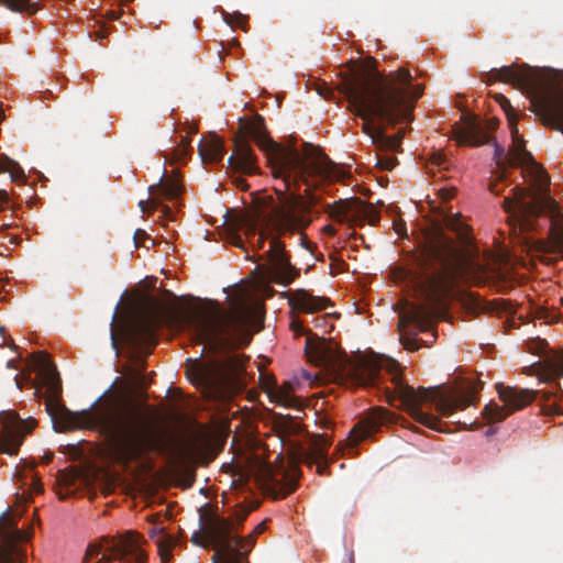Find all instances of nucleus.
Wrapping results in <instances>:
<instances>
[{
  "mask_svg": "<svg viewBox=\"0 0 563 563\" xmlns=\"http://www.w3.org/2000/svg\"><path fill=\"white\" fill-rule=\"evenodd\" d=\"M330 216L340 222H351L363 225L365 222L374 225L379 221L375 208L358 198L335 201L330 206Z\"/></svg>",
  "mask_w": 563,
  "mask_h": 563,
  "instance_id": "obj_16",
  "label": "nucleus"
},
{
  "mask_svg": "<svg viewBox=\"0 0 563 563\" xmlns=\"http://www.w3.org/2000/svg\"><path fill=\"white\" fill-rule=\"evenodd\" d=\"M324 230H325L329 234H332V235L335 233L334 228H333V227H331V225H327V227L324 228Z\"/></svg>",
  "mask_w": 563,
  "mask_h": 563,
  "instance_id": "obj_52",
  "label": "nucleus"
},
{
  "mask_svg": "<svg viewBox=\"0 0 563 563\" xmlns=\"http://www.w3.org/2000/svg\"><path fill=\"white\" fill-rule=\"evenodd\" d=\"M9 200L8 192L5 190H0V202L7 203Z\"/></svg>",
  "mask_w": 563,
  "mask_h": 563,
  "instance_id": "obj_45",
  "label": "nucleus"
},
{
  "mask_svg": "<svg viewBox=\"0 0 563 563\" xmlns=\"http://www.w3.org/2000/svg\"><path fill=\"white\" fill-rule=\"evenodd\" d=\"M429 165L431 170L437 168L439 172L448 170L451 166V163L446 155L441 151H434L429 158Z\"/></svg>",
  "mask_w": 563,
  "mask_h": 563,
  "instance_id": "obj_33",
  "label": "nucleus"
},
{
  "mask_svg": "<svg viewBox=\"0 0 563 563\" xmlns=\"http://www.w3.org/2000/svg\"><path fill=\"white\" fill-rule=\"evenodd\" d=\"M181 190L180 181L175 177H167V170L164 167L158 183L148 187V192L153 198L151 200H141L139 207L143 213H152L154 210L162 208L164 214L169 217L172 211L169 207L163 203V199H176L181 194Z\"/></svg>",
  "mask_w": 563,
  "mask_h": 563,
  "instance_id": "obj_17",
  "label": "nucleus"
},
{
  "mask_svg": "<svg viewBox=\"0 0 563 563\" xmlns=\"http://www.w3.org/2000/svg\"><path fill=\"white\" fill-rule=\"evenodd\" d=\"M148 239H150V236L144 230L137 229L133 235L135 247L139 249L141 246H144V241L148 240Z\"/></svg>",
  "mask_w": 563,
  "mask_h": 563,
  "instance_id": "obj_36",
  "label": "nucleus"
},
{
  "mask_svg": "<svg viewBox=\"0 0 563 563\" xmlns=\"http://www.w3.org/2000/svg\"><path fill=\"white\" fill-rule=\"evenodd\" d=\"M37 426V421L29 417L22 419L14 410L0 412V453L16 455L23 441Z\"/></svg>",
  "mask_w": 563,
  "mask_h": 563,
  "instance_id": "obj_12",
  "label": "nucleus"
},
{
  "mask_svg": "<svg viewBox=\"0 0 563 563\" xmlns=\"http://www.w3.org/2000/svg\"><path fill=\"white\" fill-rule=\"evenodd\" d=\"M394 229L399 236L407 235L406 223L404 221L394 222Z\"/></svg>",
  "mask_w": 563,
  "mask_h": 563,
  "instance_id": "obj_42",
  "label": "nucleus"
},
{
  "mask_svg": "<svg viewBox=\"0 0 563 563\" xmlns=\"http://www.w3.org/2000/svg\"><path fill=\"white\" fill-rule=\"evenodd\" d=\"M229 521V534L236 540H232L233 547V559H235L234 563H243V560L247 558L249 553L252 551L257 534H254V531L250 533L247 537L243 538L239 534L235 529L234 522L230 517H225Z\"/></svg>",
  "mask_w": 563,
  "mask_h": 563,
  "instance_id": "obj_25",
  "label": "nucleus"
},
{
  "mask_svg": "<svg viewBox=\"0 0 563 563\" xmlns=\"http://www.w3.org/2000/svg\"><path fill=\"white\" fill-rule=\"evenodd\" d=\"M4 331H5L4 328H0V334L1 335H4Z\"/></svg>",
  "mask_w": 563,
  "mask_h": 563,
  "instance_id": "obj_59",
  "label": "nucleus"
},
{
  "mask_svg": "<svg viewBox=\"0 0 563 563\" xmlns=\"http://www.w3.org/2000/svg\"><path fill=\"white\" fill-rule=\"evenodd\" d=\"M198 153L205 164L219 163L225 153L223 141L216 134L209 135L200 141Z\"/></svg>",
  "mask_w": 563,
  "mask_h": 563,
  "instance_id": "obj_24",
  "label": "nucleus"
},
{
  "mask_svg": "<svg viewBox=\"0 0 563 563\" xmlns=\"http://www.w3.org/2000/svg\"><path fill=\"white\" fill-rule=\"evenodd\" d=\"M240 131L241 134L234 140L233 154L228 159L229 166L247 175L258 173L257 159L250 145V140H253L266 154L273 176L283 181L284 188L275 189L277 202L272 205L271 211L263 218L266 230L277 234L269 236V247L256 260L263 262L256 268L266 280L288 286L299 277L300 269L291 264L280 235L299 233L301 245L307 247L303 231L312 221V207L318 203L316 196L308 195L306 198L299 192L300 183L310 186L311 178L342 180L345 173L311 144L306 143L300 153L294 145L284 147L275 142L268 136L260 114L253 119H240ZM267 239L268 233L262 231L253 247L264 249Z\"/></svg>",
  "mask_w": 563,
  "mask_h": 563,
  "instance_id": "obj_1",
  "label": "nucleus"
},
{
  "mask_svg": "<svg viewBox=\"0 0 563 563\" xmlns=\"http://www.w3.org/2000/svg\"><path fill=\"white\" fill-rule=\"evenodd\" d=\"M120 16H121V11H114V10H112V11H110V12L108 13V18H109L110 20H119V19H120Z\"/></svg>",
  "mask_w": 563,
  "mask_h": 563,
  "instance_id": "obj_43",
  "label": "nucleus"
},
{
  "mask_svg": "<svg viewBox=\"0 0 563 563\" xmlns=\"http://www.w3.org/2000/svg\"><path fill=\"white\" fill-rule=\"evenodd\" d=\"M165 321V313L159 302L151 300L136 316L129 328V340L135 349L154 346L156 331Z\"/></svg>",
  "mask_w": 563,
  "mask_h": 563,
  "instance_id": "obj_11",
  "label": "nucleus"
},
{
  "mask_svg": "<svg viewBox=\"0 0 563 563\" xmlns=\"http://www.w3.org/2000/svg\"><path fill=\"white\" fill-rule=\"evenodd\" d=\"M114 560L125 563H146L142 537L131 531L115 537H106L102 543L88 545L84 563H110Z\"/></svg>",
  "mask_w": 563,
  "mask_h": 563,
  "instance_id": "obj_10",
  "label": "nucleus"
},
{
  "mask_svg": "<svg viewBox=\"0 0 563 563\" xmlns=\"http://www.w3.org/2000/svg\"><path fill=\"white\" fill-rule=\"evenodd\" d=\"M254 321L252 308L235 301L230 311H201L186 319L195 341L213 353L246 346L252 340Z\"/></svg>",
  "mask_w": 563,
  "mask_h": 563,
  "instance_id": "obj_7",
  "label": "nucleus"
},
{
  "mask_svg": "<svg viewBox=\"0 0 563 563\" xmlns=\"http://www.w3.org/2000/svg\"><path fill=\"white\" fill-rule=\"evenodd\" d=\"M431 321L424 307L412 306L400 313L398 320L399 341L408 351H417L420 347L417 335L420 331H428Z\"/></svg>",
  "mask_w": 563,
  "mask_h": 563,
  "instance_id": "obj_15",
  "label": "nucleus"
},
{
  "mask_svg": "<svg viewBox=\"0 0 563 563\" xmlns=\"http://www.w3.org/2000/svg\"><path fill=\"white\" fill-rule=\"evenodd\" d=\"M397 164V159L395 157L383 156L377 161V166L385 170H391Z\"/></svg>",
  "mask_w": 563,
  "mask_h": 563,
  "instance_id": "obj_35",
  "label": "nucleus"
},
{
  "mask_svg": "<svg viewBox=\"0 0 563 563\" xmlns=\"http://www.w3.org/2000/svg\"><path fill=\"white\" fill-rule=\"evenodd\" d=\"M499 399L504 406L489 404L484 408V416L488 422H500L516 410L523 409L540 394L538 390L517 388L511 386H497Z\"/></svg>",
  "mask_w": 563,
  "mask_h": 563,
  "instance_id": "obj_13",
  "label": "nucleus"
},
{
  "mask_svg": "<svg viewBox=\"0 0 563 563\" xmlns=\"http://www.w3.org/2000/svg\"><path fill=\"white\" fill-rule=\"evenodd\" d=\"M256 479L264 489L275 492L279 489L285 497L295 490L294 484H284L283 479L276 477L275 471L272 465L261 463L256 470Z\"/></svg>",
  "mask_w": 563,
  "mask_h": 563,
  "instance_id": "obj_23",
  "label": "nucleus"
},
{
  "mask_svg": "<svg viewBox=\"0 0 563 563\" xmlns=\"http://www.w3.org/2000/svg\"><path fill=\"white\" fill-rule=\"evenodd\" d=\"M289 305L299 312L316 313L332 306V302L328 297L314 296L309 290L300 288L290 292Z\"/></svg>",
  "mask_w": 563,
  "mask_h": 563,
  "instance_id": "obj_19",
  "label": "nucleus"
},
{
  "mask_svg": "<svg viewBox=\"0 0 563 563\" xmlns=\"http://www.w3.org/2000/svg\"><path fill=\"white\" fill-rule=\"evenodd\" d=\"M241 229H245V235L250 240L251 238H255L257 228L255 222L246 218H239L234 223L230 224L228 241L236 247L244 249V240L239 234V230Z\"/></svg>",
  "mask_w": 563,
  "mask_h": 563,
  "instance_id": "obj_28",
  "label": "nucleus"
},
{
  "mask_svg": "<svg viewBox=\"0 0 563 563\" xmlns=\"http://www.w3.org/2000/svg\"><path fill=\"white\" fill-rule=\"evenodd\" d=\"M495 99L507 113L508 120L511 122V124H515L514 120L510 117V111L512 110L510 101L501 93H496Z\"/></svg>",
  "mask_w": 563,
  "mask_h": 563,
  "instance_id": "obj_34",
  "label": "nucleus"
},
{
  "mask_svg": "<svg viewBox=\"0 0 563 563\" xmlns=\"http://www.w3.org/2000/svg\"><path fill=\"white\" fill-rule=\"evenodd\" d=\"M115 317H117V311H114V313H113V316H112V323L114 322Z\"/></svg>",
  "mask_w": 563,
  "mask_h": 563,
  "instance_id": "obj_58",
  "label": "nucleus"
},
{
  "mask_svg": "<svg viewBox=\"0 0 563 563\" xmlns=\"http://www.w3.org/2000/svg\"><path fill=\"white\" fill-rule=\"evenodd\" d=\"M0 3L13 12L33 15L37 12V3L33 0H0Z\"/></svg>",
  "mask_w": 563,
  "mask_h": 563,
  "instance_id": "obj_30",
  "label": "nucleus"
},
{
  "mask_svg": "<svg viewBox=\"0 0 563 563\" xmlns=\"http://www.w3.org/2000/svg\"><path fill=\"white\" fill-rule=\"evenodd\" d=\"M511 135L512 150L506 155L511 166L527 165L530 170V188L516 186L511 189L512 197L503 201L505 212L511 229L520 233L536 230V221L547 216L550 220L549 241L542 243V252L549 255V261L563 257V213L556 201L550 196V177L540 167L532 154L526 150L525 141L518 135L516 124Z\"/></svg>",
  "mask_w": 563,
  "mask_h": 563,
  "instance_id": "obj_5",
  "label": "nucleus"
},
{
  "mask_svg": "<svg viewBox=\"0 0 563 563\" xmlns=\"http://www.w3.org/2000/svg\"><path fill=\"white\" fill-rule=\"evenodd\" d=\"M290 330L295 335H307L305 353L308 361L316 366L349 377L353 384L383 390L389 405L400 401L411 418L418 423L442 432L440 419L421 409L422 404H433L443 417L452 416L456 410H464L475 404L476 395L482 389L481 383L468 382L463 386L444 388L443 386L420 387L415 389L404 383L400 366L388 360L385 371L372 360L352 361L331 339H324L306 329L301 321L292 319Z\"/></svg>",
  "mask_w": 563,
  "mask_h": 563,
  "instance_id": "obj_2",
  "label": "nucleus"
},
{
  "mask_svg": "<svg viewBox=\"0 0 563 563\" xmlns=\"http://www.w3.org/2000/svg\"><path fill=\"white\" fill-rule=\"evenodd\" d=\"M51 459H52L51 456H45V460H46L45 462L48 463L51 461Z\"/></svg>",
  "mask_w": 563,
  "mask_h": 563,
  "instance_id": "obj_61",
  "label": "nucleus"
},
{
  "mask_svg": "<svg viewBox=\"0 0 563 563\" xmlns=\"http://www.w3.org/2000/svg\"><path fill=\"white\" fill-rule=\"evenodd\" d=\"M541 408L547 416H563V389L560 384L541 393Z\"/></svg>",
  "mask_w": 563,
  "mask_h": 563,
  "instance_id": "obj_27",
  "label": "nucleus"
},
{
  "mask_svg": "<svg viewBox=\"0 0 563 563\" xmlns=\"http://www.w3.org/2000/svg\"><path fill=\"white\" fill-rule=\"evenodd\" d=\"M265 521L258 523L255 529L253 530L254 531V534H261L264 530H265Z\"/></svg>",
  "mask_w": 563,
  "mask_h": 563,
  "instance_id": "obj_44",
  "label": "nucleus"
},
{
  "mask_svg": "<svg viewBox=\"0 0 563 563\" xmlns=\"http://www.w3.org/2000/svg\"><path fill=\"white\" fill-rule=\"evenodd\" d=\"M32 366L48 394L45 406L55 431H97L113 457L121 463L137 461L162 449L161 435L145 401L120 393L111 395L92 409L71 411L59 402L62 383L49 355L43 351L32 354Z\"/></svg>",
  "mask_w": 563,
  "mask_h": 563,
  "instance_id": "obj_3",
  "label": "nucleus"
},
{
  "mask_svg": "<svg viewBox=\"0 0 563 563\" xmlns=\"http://www.w3.org/2000/svg\"><path fill=\"white\" fill-rule=\"evenodd\" d=\"M11 242H13V243H18V239H16V238H14V240H11Z\"/></svg>",
  "mask_w": 563,
  "mask_h": 563,
  "instance_id": "obj_62",
  "label": "nucleus"
},
{
  "mask_svg": "<svg viewBox=\"0 0 563 563\" xmlns=\"http://www.w3.org/2000/svg\"><path fill=\"white\" fill-rule=\"evenodd\" d=\"M324 322H325V318H324V317H322V318H317V319L314 320V327H316V328H319V327H321Z\"/></svg>",
  "mask_w": 563,
  "mask_h": 563,
  "instance_id": "obj_47",
  "label": "nucleus"
},
{
  "mask_svg": "<svg viewBox=\"0 0 563 563\" xmlns=\"http://www.w3.org/2000/svg\"><path fill=\"white\" fill-rule=\"evenodd\" d=\"M499 121L497 119H489L485 124L477 121H472L467 126L461 130L456 136L457 141L464 145H483L489 143L493 137L489 131L497 128Z\"/></svg>",
  "mask_w": 563,
  "mask_h": 563,
  "instance_id": "obj_20",
  "label": "nucleus"
},
{
  "mask_svg": "<svg viewBox=\"0 0 563 563\" xmlns=\"http://www.w3.org/2000/svg\"><path fill=\"white\" fill-rule=\"evenodd\" d=\"M249 514H250V510H247V509H240L239 511L235 512V521H233V522H234L236 530H238L239 526L243 525V522L246 519ZM231 519L234 520L233 518H231Z\"/></svg>",
  "mask_w": 563,
  "mask_h": 563,
  "instance_id": "obj_39",
  "label": "nucleus"
},
{
  "mask_svg": "<svg viewBox=\"0 0 563 563\" xmlns=\"http://www.w3.org/2000/svg\"><path fill=\"white\" fill-rule=\"evenodd\" d=\"M9 346H10L11 349H16V347H18V346L14 344V342H13L12 340H11V342H10Z\"/></svg>",
  "mask_w": 563,
  "mask_h": 563,
  "instance_id": "obj_56",
  "label": "nucleus"
},
{
  "mask_svg": "<svg viewBox=\"0 0 563 563\" xmlns=\"http://www.w3.org/2000/svg\"><path fill=\"white\" fill-rule=\"evenodd\" d=\"M330 424H331V422H330V421H325V422H324V427H327V428H329V427H330Z\"/></svg>",
  "mask_w": 563,
  "mask_h": 563,
  "instance_id": "obj_60",
  "label": "nucleus"
},
{
  "mask_svg": "<svg viewBox=\"0 0 563 563\" xmlns=\"http://www.w3.org/2000/svg\"><path fill=\"white\" fill-rule=\"evenodd\" d=\"M41 489H42V488H41V484H38V483H37V484H36V492L38 493V492H41Z\"/></svg>",
  "mask_w": 563,
  "mask_h": 563,
  "instance_id": "obj_57",
  "label": "nucleus"
},
{
  "mask_svg": "<svg viewBox=\"0 0 563 563\" xmlns=\"http://www.w3.org/2000/svg\"><path fill=\"white\" fill-rule=\"evenodd\" d=\"M482 80L487 85L503 81L522 91L541 93L539 100L533 102L536 114L545 126L563 133V92L545 93L547 78L541 70L527 64H512L490 69L483 75Z\"/></svg>",
  "mask_w": 563,
  "mask_h": 563,
  "instance_id": "obj_8",
  "label": "nucleus"
},
{
  "mask_svg": "<svg viewBox=\"0 0 563 563\" xmlns=\"http://www.w3.org/2000/svg\"><path fill=\"white\" fill-rule=\"evenodd\" d=\"M7 367H8V368H16L15 361H14V360H9V361L7 362Z\"/></svg>",
  "mask_w": 563,
  "mask_h": 563,
  "instance_id": "obj_51",
  "label": "nucleus"
},
{
  "mask_svg": "<svg viewBox=\"0 0 563 563\" xmlns=\"http://www.w3.org/2000/svg\"><path fill=\"white\" fill-rule=\"evenodd\" d=\"M330 445L331 441L325 435L314 437L309 449L301 453V461L310 467L313 465V462L325 461Z\"/></svg>",
  "mask_w": 563,
  "mask_h": 563,
  "instance_id": "obj_26",
  "label": "nucleus"
},
{
  "mask_svg": "<svg viewBox=\"0 0 563 563\" xmlns=\"http://www.w3.org/2000/svg\"><path fill=\"white\" fill-rule=\"evenodd\" d=\"M319 96L323 97L324 99H331L333 96V90L331 87L328 86L327 82H321L317 85L316 88Z\"/></svg>",
  "mask_w": 563,
  "mask_h": 563,
  "instance_id": "obj_37",
  "label": "nucleus"
},
{
  "mask_svg": "<svg viewBox=\"0 0 563 563\" xmlns=\"http://www.w3.org/2000/svg\"><path fill=\"white\" fill-rule=\"evenodd\" d=\"M152 538H155L156 540L162 561L167 563L172 559L170 550L174 543L172 537L166 534L163 529H161L158 532L156 529H153Z\"/></svg>",
  "mask_w": 563,
  "mask_h": 563,
  "instance_id": "obj_29",
  "label": "nucleus"
},
{
  "mask_svg": "<svg viewBox=\"0 0 563 563\" xmlns=\"http://www.w3.org/2000/svg\"><path fill=\"white\" fill-rule=\"evenodd\" d=\"M198 512L200 529L192 533V543L203 548L212 547V563H234L232 540H236V537L232 539L229 534L228 519L208 504L200 507Z\"/></svg>",
  "mask_w": 563,
  "mask_h": 563,
  "instance_id": "obj_9",
  "label": "nucleus"
},
{
  "mask_svg": "<svg viewBox=\"0 0 563 563\" xmlns=\"http://www.w3.org/2000/svg\"><path fill=\"white\" fill-rule=\"evenodd\" d=\"M236 19L241 24L246 22V16L241 13H236Z\"/></svg>",
  "mask_w": 563,
  "mask_h": 563,
  "instance_id": "obj_50",
  "label": "nucleus"
},
{
  "mask_svg": "<svg viewBox=\"0 0 563 563\" xmlns=\"http://www.w3.org/2000/svg\"><path fill=\"white\" fill-rule=\"evenodd\" d=\"M190 140L187 136H183L179 144L173 148L172 157H166V161H169L170 164L183 162L190 154Z\"/></svg>",
  "mask_w": 563,
  "mask_h": 563,
  "instance_id": "obj_31",
  "label": "nucleus"
},
{
  "mask_svg": "<svg viewBox=\"0 0 563 563\" xmlns=\"http://www.w3.org/2000/svg\"><path fill=\"white\" fill-rule=\"evenodd\" d=\"M329 459H327L325 461H318V462H313V465H316V471L319 475L321 476H329L330 475V471H329Z\"/></svg>",
  "mask_w": 563,
  "mask_h": 563,
  "instance_id": "obj_38",
  "label": "nucleus"
},
{
  "mask_svg": "<svg viewBox=\"0 0 563 563\" xmlns=\"http://www.w3.org/2000/svg\"><path fill=\"white\" fill-rule=\"evenodd\" d=\"M495 155L496 156L504 155V148L501 146H499L498 144H495Z\"/></svg>",
  "mask_w": 563,
  "mask_h": 563,
  "instance_id": "obj_46",
  "label": "nucleus"
},
{
  "mask_svg": "<svg viewBox=\"0 0 563 563\" xmlns=\"http://www.w3.org/2000/svg\"><path fill=\"white\" fill-rule=\"evenodd\" d=\"M440 197L444 202L452 200L455 196V188H441L439 190Z\"/></svg>",
  "mask_w": 563,
  "mask_h": 563,
  "instance_id": "obj_40",
  "label": "nucleus"
},
{
  "mask_svg": "<svg viewBox=\"0 0 563 563\" xmlns=\"http://www.w3.org/2000/svg\"><path fill=\"white\" fill-rule=\"evenodd\" d=\"M536 375L544 383L563 377V350L547 351L537 366Z\"/></svg>",
  "mask_w": 563,
  "mask_h": 563,
  "instance_id": "obj_21",
  "label": "nucleus"
},
{
  "mask_svg": "<svg viewBox=\"0 0 563 563\" xmlns=\"http://www.w3.org/2000/svg\"><path fill=\"white\" fill-rule=\"evenodd\" d=\"M0 563H22L26 553L20 543L26 541L29 534L18 528V519L9 510L0 516Z\"/></svg>",
  "mask_w": 563,
  "mask_h": 563,
  "instance_id": "obj_14",
  "label": "nucleus"
},
{
  "mask_svg": "<svg viewBox=\"0 0 563 563\" xmlns=\"http://www.w3.org/2000/svg\"><path fill=\"white\" fill-rule=\"evenodd\" d=\"M10 172L12 181L24 177V172L20 166L4 154H0V173Z\"/></svg>",
  "mask_w": 563,
  "mask_h": 563,
  "instance_id": "obj_32",
  "label": "nucleus"
},
{
  "mask_svg": "<svg viewBox=\"0 0 563 563\" xmlns=\"http://www.w3.org/2000/svg\"><path fill=\"white\" fill-rule=\"evenodd\" d=\"M111 340H112V345L115 347L117 346V341H115V336H114L113 332H111Z\"/></svg>",
  "mask_w": 563,
  "mask_h": 563,
  "instance_id": "obj_54",
  "label": "nucleus"
},
{
  "mask_svg": "<svg viewBox=\"0 0 563 563\" xmlns=\"http://www.w3.org/2000/svg\"><path fill=\"white\" fill-rule=\"evenodd\" d=\"M219 375V365L217 363L205 364L195 362L187 368L188 378L196 385H201L206 388L214 386Z\"/></svg>",
  "mask_w": 563,
  "mask_h": 563,
  "instance_id": "obj_22",
  "label": "nucleus"
},
{
  "mask_svg": "<svg viewBox=\"0 0 563 563\" xmlns=\"http://www.w3.org/2000/svg\"><path fill=\"white\" fill-rule=\"evenodd\" d=\"M397 416L383 407L373 408L362 420L350 431L347 441L351 446L369 438L377 432L382 426L396 423Z\"/></svg>",
  "mask_w": 563,
  "mask_h": 563,
  "instance_id": "obj_18",
  "label": "nucleus"
},
{
  "mask_svg": "<svg viewBox=\"0 0 563 563\" xmlns=\"http://www.w3.org/2000/svg\"><path fill=\"white\" fill-rule=\"evenodd\" d=\"M4 119V112L3 110L0 108V123L2 122V120Z\"/></svg>",
  "mask_w": 563,
  "mask_h": 563,
  "instance_id": "obj_55",
  "label": "nucleus"
},
{
  "mask_svg": "<svg viewBox=\"0 0 563 563\" xmlns=\"http://www.w3.org/2000/svg\"><path fill=\"white\" fill-rule=\"evenodd\" d=\"M14 382H15L16 387H18L19 389H22V380H21V378H20V376H19V375H15V376H14Z\"/></svg>",
  "mask_w": 563,
  "mask_h": 563,
  "instance_id": "obj_49",
  "label": "nucleus"
},
{
  "mask_svg": "<svg viewBox=\"0 0 563 563\" xmlns=\"http://www.w3.org/2000/svg\"><path fill=\"white\" fill-rule=\"evenodd\" d=\"M238 186L241 187L242 189H246L249 187V185L243 178L238 179Z\"/></svg>",
  "mask_w": 563,
  "mask_h": 563,
  "instance_id": "obj_48",
  "label": "nucleus"
},
{
  "mask_svg": "<svg viewBox=\"0 0 563 563\" xmlns=\"http://www.w3.org/2000/svg\"><path fill=\"white\" fill-rule=\"evenodd\" d=\"M336 89L349 99V109L364 120L362 131L382 150L397 151L401 135L388 136L376 128L372 118L395 125L410 120L415 102L423 93V85H413L410 71L400 67L382 75L373 65L354 67L342 76Z\"/></svg>",
  "mask_w": 563,
  "mask_h": 563,
  "instance_id": "obj_4",
  "label": "nucleus"
},
{
  "mask_svg": "<svg viewBox=\"0 0 563 563\" xmlns=\"http://www.w3.org/2000/svg\"><path fill=\"white\" fill-rule=\"evenodd\" d=\"M10 227H11L10 223H3V224L0 225V231L4 230L7 228H10Z\"/></svg>",
  "mask_w": 563,
  "mask_h": 563,
  "instance_id": "obj_53",
  "label": "nucleus"
},
{
  "mask_svg": "<svg viewBox=\"0 0 563 563\" xmlns=\"http://www.w3.org/2000/svg\"><path fill=\"white\" fill-rule=\"evenodd\" d=\"M443 222L448 229L453 230V231H457L460 229L459 227L461 225L460 222H457L450 216H445L443 219Z\"/></svg>",
  "mask_w": 563,
  "mask_h": 563,
  "instance_id": "obj_41",
  "label": "nucleus"
},
{
  "mask_svg": "<svg viewBox=\"0 0 563 563\" xmlns=\"http://www.w3.org/2000/svg\"><path fill=\"white\" fill-rule=\"evenodd\" d=\"M460 252L454 241L435 223L426 234L421 247L412 254L408 267L393 272L396 282L423 298L429 306H435L450 294L459 272Z\"/></svg>",
  "mask_w": 563,
  "mask_h": 563,
  "instance_id": "obj_6",
  "label": "nucleus"
}]
</instances>
